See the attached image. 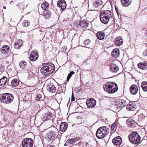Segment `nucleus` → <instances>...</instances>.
<instances>
[{"instance_id":"obj_1","label":"nucleus","mask_w":147,"mask_h":147,"mask_svg":"<svg viewBox=\"0 0 147 147\" xmlns=\"http://www.w3.org/2000/svg\"><path fill=\"white\" fill-rule=\"evenodd\" d=\"M42 66L40 71L42 74L44 76H49L54 71V66L51 63H43L42 64Z\"/></svg>"},{"instance_id":"obj_2","label":"nucleus","mask_w":147,"mask_h":147,"mask_svg":"<svg viewBox=\"0 0 147 147\" xmlns=\"http://www.w3.org/2000/svg\"><path fill=\"white\" fill-rule=\"evenodd\" d=\"M105 90L110 94H113L116 92L118 89L117 84L113 82H107L103 85Z\"/></svg>"},{"instance_id":"obj_3","label":"nucleus","mask_w":147,"mask_h":147,"mask_svg":"<svg viewBox=\"0 0 147 147\" xmlns=\"http://www.w3.org/2000/svg\"><path fill=\"white\" fill-rule=\"evenodd\" d=\"M100 18L102 23L107 24L110 19L112 18L111 11L108 10H102L100 14Z\"/></svg>"},{"instance_id":"obj_4","label":"nucleus","mask_w":147,"mask_h":147,"mask_svg":"<svg viewBox=\"0 0 147 147\" xmlns=\"http://www.w3.org/2000/svg\"><path fill=\"white\" fill-rule=\"evenodd\" d=\"M109 129H107L105 126L101 127L97 129L96 133V136L98 138H103L109 133Z\"/></svg>"},{"instance_id":"obj_5","label":"nucleus","mask_w":147,"mask_h":147,"mask_svg":"<svg viewBox=\"0 0 147 147\" xmlns=\"http://www.w3.org/2000/svg\"><path fill=\"white\" fill-rule=\"evenodd\" d=\"M130 142L134 144L139 143L140 140V136L136 132H134L130 134L128 136Z\"/></svg>"},{"instance_id":"obj_6","label":"nucleus","mask_w":147,"mask_h":147,"mask_svg":"<svg viewBox=\"0 0 147 147\" xmlns=\"http://www.w3.org/2000/svg\"><path fill=\"white\" fill-rule=\"evenodd\" d=\"M3 103L7 104L11 103L13 99V96L8 93L3 94L0 98Z\"/></svg>"},{"instance_id":"obj_7","label":"nucleus","mask_w":147,"mask_h":147,"mask_svg":"<svg viewBox=\"0 0 147 147\" xmlns=\"http://www.w3.org/2000/svg\"><path fill=\"white\" fill-rule=\"evenodd\" d=\"M33 144V140L30 138H25L22 142L23 147H32Z\"/></svg>"},{"instance_id":"obj_8","label":"nucleus","mask_w":147,"mask_h":147,"mask_svg":"<svg viewBox=\"0 0 147 147\" xmlns=\"http://www.w3.org/2000/svg\"><path fill=\"white\" fill-rule=\"evenodd\" d=\"M58 130L55 128L54 131H51L48 133L47 136L49 140H54L56 136V133L58 132Z\"/></svg>"},{"instance_id":"obj_9","label":"nucleus","mask_w":147,"mask_h":147,"mask_svg":"<svg viewBox=\"0 0 147 147\" xmlns=\"http://www.w3.org/2000/svg\"><path fill=\"white\" fill-rule=\"evenodd\" d=\"M38 57L37 51L36 50H34L31 53L30 56V59L31 61H35L37 59Z\"/></svg>"},{"instance_id":"obj_10","label":"nucleus","mask_w":147,"mask_h":147,"mask_svg":"<svg viewBox=\"0 0 147 147\" xmlns=\"http://www.w3.org/2000/svg\"><path fill=\"white\" fill-rule=\"evenodd\" d=\"M2 55H5V56H7V54L9 52V47L7 45H4L2 47L0 50Z\"/></svg>"},{"instance_id":"obj_11","label":"nucleus","mask_w":147,"mask_h":147,"mask_svg":"<svg viewBox=\"0 0 147 147\" xmlns=\"http://www.w3.org/2000/svg\"><path fill=\"white\" fill-rule=\"evenodd\" d=\"M87 106L90 108L94 107L96 105V101L93 98L88 99L86 102Z\"/></svg>"},{"instance_id":"obj_12","label":"nucleus","mask_w":147,"mask_h":147,"mask_svg":"<svg viewBox=\"0 0 147 147\" xmlns=\"http://www.w3.org/2000/svg\"><path fill=\"white\" fill-rule=\"evenodd\" d=\"M116 105H117L118 108H123L127 105V102L124 100H120L116 101Z\"/></svg>"},{"instance_id":"obj_13","label":"nucleus","mask_w":147,"mask_h":147,"mask_svg":"<svg viewBox=\"0 0 147 147\" xmlns=\"http://www.w3.org/2000/svg\"><path fill=\"white\" fill-rule=\"evenodd\" d=\"M57 6L61 8L62 10H63L66 7V4L64 0H60L57 2Z\"/></svg>"},{"instance_id":"obj_14","label":"nucleus","mask_w":147,"mask_h":147,"mask_svg":"<svg viewBox=\"0 0 147 147\" xmlns=\"http://www.w3.org/2000/svg\"><path fill=\"white\" fill-rule=\"evenodd\" d=\"M138 91V86L136 85H132L130 88V91L131 94L135 95Z\"/></svg>"},{"instance_id":"obj_15","label":"nucleus","mask_w":147,"mask_h":147,"mask_svg":"<svg viewBox=\"0 0 147 147\" xmlns=\"http://www.w3.org/2000/svg\"><path fill=\"white\" fill-rule=\"evenodd\" d=\"M120 55L119 50L118 49H114L112 52L111 55L115 59L119 57Z\"/></svg>"},{"instance_id":"obj_16","label":"nucleus","mask_w":147,"mask_h":147,"mask_svg":"<svg viewBox=\"0 0 147 147\" xmlns=\"http://www.w3.org/2000/svg\"><path fill=\"white\" fill-rule=\"evenodd\" d=\"M122 142V139L120 136H117L113 138L112 140L113 143L117 145H120Z\"/></svg>"},{"instance_id":"obj_17","label":"nucleus","mask_w":147,"mask_h":147,"mask_svg":"<svg viewBox=\"0 0 147 147\" xmlns=\"http://www.w3.org/2000/svg\"><path fill=\"white\" fill-rule=\"evenodd\" d=\"M136 105L135 103L132 102H129L127 105L126 108L128 111H134L136 109Z\"/></svg>"},{"instance_id":"obj_18","label":"nucleus","mask_w":147,"mask_h":147,"mask_svg":"<svg viewBox=\"0 0 147 147\" xmlns=\"http://www.w3.org/2000/svg\"><path fill=\"white\" fill-rule=\"evenodd\" d=\"M123 40L122 38L119 36L116 38L115 41V44L117 46H120L122 45Z\"/></svg>"},{"instance_id":"obj_19","label":"nucleus","mask_w":147,"mask_h":147,"mask_svg":"<svg viewBox=\"0 0 147 147\" xmlns=\"http://www.w3.org/2000/svg\"><path fill=\"white\" fill-rule=\"evenodd\" d=\"M119 69L118 66L116 64H112L110 65V70L112 72H117L118 71Z\"/></svg>"},{"instance_id":"obj_20","label":"nucleus","mask_w":147,"mask_h":147,"mask_svg":"<svg viewBox=\"0 0 147 147\" xmlns=\"http://www.w3.org/2000/svg\"><path fill=\"white\" fill-rule=\"evenodd\" d=\"M47 90L49 92H50L54 93L56 90V88L53 84H50L47 86Z\"/></svg>"},{"instance_id":"obj_21","label":"nucleus","mask_w":147,"mask_h":147,"mask_svg":"<svg viewBox=\"0 0 147 147\" xmlns=\"http://www.w3.org/2000/svg\"><path fill=\"white\" fill-rule=\"evenodd\" d=\"M102 3L101 0H96L93 3V6L94 8L98 7L100 6Z\"/></svg>"},{"instance_id":"obj_22","label":"nucleus","mask_w":147,"mask_h":147,"mask_svg":"<svg viewBox=\"0 0 147 147\" xmlns=\"http://www.w3.org/2000/svg\"><path fill=\"white\" fill-rule=\"evenodd\" d=\"M52 113L50 112H48L44 114L42 117V119L43 121H45L49 119L51 117Z\"/></svg>"},{"instance_id":"obj_23","label":"nucleus","mask_w":147,"mask_h":147,"mask_svg":"<svg viewBox=\"0 0 147 147\" xmlns=\"http://www.w3.org/2000/svg\"><path fill=\"white\" fill-rule=\"evenodd\" d=\"M23 44V42L21 40H16L15 42L14 47L16 49H18L21 47Z\"/></svg>"},{"instance_id":"obj_24","label":"nucleus","mask_w":147,"mask_h":147,"mask_svg":"<svg viewBox=\"0 0 147 147\" xmlns=\"http://www.w3.org/2000/svg\"><path fill=\"white\" fill-rule=\"evenodd\" d=\"M67 127V124L66 122H63L61 123L60 126V130L61 131L64 132Z\"/></svg>"},{"instance_id":"obj_25","label":"nucleus","mask_w":147,"mask_h":147,"mask_svg":"<svg viewBox=\"0 0 147 147\" xmlns=\"http://www.w3.org/2000/svg\"><path fill=\"white\" fill-rule=\"evenodd\" d=\"M122 5L124 7H127L129 6L131 2V0H121Z\"/></svg>"},{"instance_id":"obj_26","label":"nucleus","mask_w":147,"mask_h":147,"mask_svg":"<svg viewBox=\"0 0 147 147\" xmlns=\"http://www.w3.org/2000/svg\"><path fill=\"white\" fill-rule=\"evenodd\" d=\"M89 24L85 20L81 21L80 26L84 29H86L88 26Z\"/></svg>"},{"instance_id":"obj_27","label":"nucleus","mask_w":147,"mask_h":147,"mask_svg":"<svg viewBox=\"0 0 147 147\" xmlns=\"http://www.w3.org/2000/svg\"><path fill=\"white\" fill-rule=\"evenodd\" d=\"M96 36L99 40H102L104 38L105 34L102 32H99L97 33Z\"/></svg>"},{"instance_id":"obj_28","label":"nucleus","mask_w":147,"mask_h":147,"mask_svg":"<svg viewBox=\"0 0 147 147\" xmlns=\"http://www.w3.org/2000/svg\"><path fill=\"white\" fill-rule=\"evenodd\" d=\"M126 123L129 126H132L134 125L135 121L134 120L129 119L127 120Z\"/></svg>"},{"instance_id":"obj_29","label":"nucleus","mask_w":147,"mask_h":147,"mask_svg":"<svg viewBox=\"0 0 147 147\" xmlns=\"http://www.w3.org/2000/svg\"><path fill=\"white\" fill-rule=\"evenodd\" d=\"M138 66L141 69L146 70L147 69V64L140 63L138 64Z\"/></svg>"},{"instance_id":"obj_30","label":"nucleus","mask_w":147,"mask_h":147,"mask_svg":"<svg viewBox=\"0 0 147 147\" xmlns=\"http://www.w3.org/2000/svg\"><path fill=\"white\" fill-rule=\"evenodd\" d=\"M7 80V78L5 77H3V78L0 79V86L4 85Z\"/></svg>"},{"instance_id":"obj_31","label":"nucleus","mask_w":147,"mask_h":147,"mask_svg":"<svg viewBox=\"0 0 147 147\" xmlns=\"http://www.w3.org/2000/svg\"><path fill=\"white\" fill-rule=\"evenodd\" d=\"M19 84L18 80L16 79L12 80L11 82V84L12 86L16 87L18 86Z\"/></svg>"},{"instance_id":"obj_32","label":"nucleus","mask_w":147,"mask_h":147,"mask_svg":"<svg viewBox=\"0 0 147 147\" xmlns=\"http://www.w3.org/2000/svg\"><path fill=\"white\" fill-rule=\"evenodd\" d=\"M141 87L144 91H147V82L146 81L142 82V83Z\"/></svg>"},{"instance_id":"obj_33","label":"nucleus","mask_w":147,"mask_h":147,"mask_svg":"<svg viewBox=\"0 0 147 147\" xmlns=\"http://www.w3.org/2000/svg\"><path fill=\"white\" fill-rule=\"evenodd\" d=\"M48 6L49 3L45 2L42 3L41 5L42 8L44 10H46L47 8L48 7Z\"/></svg>"},{"instance_id":"obj_34","label":"nucleus","mask_w":147,"mask_h":147,"mask_svg":"<svg viewBox=\"0 0 147 147\" xmlns=\"http://www.w3.org/2000/svg\"><path fill=\"white\" fill-rule=\"evenodd\" d=\"M19 65L22 69H24L26 65V63L24 61H22L20 63Z\"/></svg>"},{"instance_id":"obj_35","label":"nucleus","mask_w":147,"mask_h":147,"mask_svg":"<svg viewBox=\"0 0 147 147\" xmlns=\"http://www.w3.org/2000/svg\"><path fill=\"white\" fill-rule=\"evenodd\" d=\"M51 16V14L49 11H45L44 12L43 16L46 18H49Z\"/></svg>"},{"instance_id":"obj_36","label":"nucleus","mask_w":147,"mask_h":147,"mask_svg":"<svg viewBox=\"0 0 147 147\" xmlns=\"http://www.w3.org/2000/svg\"><path fill=\"white\" fill-rule=\"evenodd\" d=\"M30 24V22L28 20L24 21L22 24V26L24 27H27Z\"/></svg>"},{"instance_id":"obj_37","label":"nucleus","mask_w":147,"mask_h":147,"mask_svg":"<svg viewBox=\"0 0 147 147\" xmlns=\"http://www.w3.org/2000/svg\"><path fill=\"white\" fill-rule=\"evenodd\" d=\"M36 99L37 100H42L43 99V98L42 97L41 94H37L36 97Z\"/></svg>"},{"instance_id":"obj_38","label":"nucleus","mask_w":147,"mask_h":147,"mask_svg":"<svg viewBox=\"0 0 147 147\" xmlns=\"http://www.w3.org/2000/svg\"><path fill=\"white\" fill-rule=\"evenodd\" d=\"M75 72L73 71H71L69 74H68L67 78V81H68L71 77L72 75L74 74Z\"/></svg>"},{"instance_id":"obj_39","label":"nucleus","mask_w":147,"mask_h":147,"mask_svg":"<svg viewBox=\"0 0 147 147\" xmlns=\"http://www.w3.org/2000/svg\"><path fill=\"white\" fill-rule=\"evenodd\" d=\"M144 118V116L143 115L141 114L139 115L138 120L139 121H141Z\"/></svg>"},{"instance_id":"obj_40","label":"nucleus","mask_w":147,"mask_h":147,"mask_svg":"<svg viewBox=\"0 0 147 147\" xmlns=\"http://www.w3.org/2000/svg\"><path fill=\"white\" fill-rule=\"evenodd\" d=\"M90 42V40L89 39H87L85 40L84 42V44L85 45H88Z\"/></svg>"},{"instance_id":"obj_41","label":"nucleus","mask_w":147,"mask_h":147,"mask_svg":"<svg viewBox=\"0 0 147 147\" xmlns=\"http://www.w3.org/2000/svg\"><path fill=\"white\" fill-rule=\"evenodd\" d=\"M67 142L69 144H72L74 143L72 138L68 140Z\"/></svg>"},{"instance_id":"obj_42","label":"nucleus","mask_w":147,"mask_h":147,"mask_svg":"<svg viewBox=\"0 0 147 147\" xmlns=\"http://www.w3.org/2000/svg\"><path fill=\"white\" fill-rule=\"evenodd\" d=\"M81 22L76 21L74 23V25L75 26H78L79 25H80Z\"/></svg>"},{"instance_id":"obj_43","label":"nucleus","mask_w":147,"mask_h":147,"mask_svg":"<svg viewBox=\"0 0 147 147\" xmlns=\"http://www.w3.org/2000/svg\"><path fill=\"white\" fill-rule=\"evenodd\" d=\"M116 123L115 122H114L113 124H112L111 126V129L112 130L114 129L115 127L116 126Z\"/></svg>"},{"instance_id":"obj_44","label":"nucleus","mask_w":147,"mask_h":147,"mask_svg":"<svg viewBox=\"0 0 147 147\" xmlns=\"http://www.w3.org/2000/svg\"><path fill=\"white\" fill-rule=\"evenodd\" d=\"M142 13L143 14H146L147 13V9L146 8H145L143 10H142Z\"/></svg>"},{"instance_id":"obj_45","label":"nucleus","mask_w":147,"mask_h":147,"mask_svg":"<svg viewBox=\"0 0 147 147\" xmlns=\"http://www.w3.org/2000/svg\"><path fill=\"white\" fill-rule=\"evenodd\" d=\"M3 70V68L2 65L0 64V72Z\"/></svg>"},{"instance_id":"obj_46","label":"nucleus","mask_w":147,"mask_h":147,"mask_svg":"<svg viewBox=\"0 0 147 147\" xmlns=\"http://www.w3.org/2000/svg\"><path fill=\"white\" fill-rule=\"evenodd\" d=\"M73 140V141L74 143L76 142L77 141V139L75 138H72Z\"/></svg>"},{"instance_id":"obj_47","label":"nucleus","mask_w":147,"mask_h":147,"mask_svg":"<svg viewBox=\"0 0 147 147\" xmlns=\"http://www.w3.org/2000/svg\"><path fill=\"white\" fill-rule=\"evenodd\" d=\"M62 48L63 49V50L64 52V51H66V48H65V47H62Z\"/></svg>"},{"instance_id":"obj_48","label":"nucleus","mask_w":147,"mask_h":147,"mask_svg":"<svg viewBox=\"0 0 147 147\" xmlns=\"http://www.w3.org/2000/svg\"><path fill=\"white\" fill-rule=\"evenodd\" d=\"M20 4L21 5H22V3H19L18 4H17L16 6L18 7H20Z\"/></svg>"},{"instance_id":"obj_49","label":"nucleus","mask_w":147,"mask_h":147,"mask_svg":"<svg viewBox=\"0 0 147 147\" xmlns=\"http://www.w3.org/2000/svg\"><path fill=\"white\" fill-rule=\"evenodd\" d=\"M75 100V98L74 97L71 98V101H74Z\"/></svg>"},{"instance_id":"obj_50","label":"nucleus","mask_w":147,"mask_h":147,"mask_svg":"<svg viewBox=\"0 0 147 147\" xmlns=\"http://www.w3.org/2000/svg\"><path fill=\"white\" fill-rule=\"evenodd\" d=\"M49 147H55V146L54 145H51Z\"/></svg>"},{"instance_id":"obj_51","label":"nucleus","mask_w":147,"mask_h":147,"mask_svg":"<svg viewBox=\"0 0 147 147\" xmlns=\"http://www.w3.org/2000/svg\"><path fill=\"white\" fill-rule=\"evenodd\" d=\"M115 9H116V11H117V13L118 14V11L117 10V8L116 7H115Z\"/></svg>"},{"instance_id":"obj_52","label":"nucleus","mask_w":147,"mask_h":147,"mask_svg":"<svg viewBox=\"0 0 147 147\" xmlns=\"http://www.w3.org/2000/svg\"><path fill=\"white\" fill-rule=\"evenodd\" d=\"M74 97V94H73V92H72V94H71V98L72 97Z\"/></svg>"},{"instance_id":"obj_53","label":"nucleus","mask_w":147,"mask_h":147,"mask_svg":"<svg viewBox=\"0 0 147 147\" xmlns=\"http://www.w3.org/2000/svg\"><path fill=\"white\" fill-rule=\"evenodd\" d=\"M76 138L77 139V141L80 140V138H79V137H77V138Z\"/></svg>"},{"instance_id":"obj_54","label":"nucleus","mask_w":147,"mask_h":147,"mask_svg":"<svg viewBox=\"0 0 147 147\" xmlns=\"http://www.w3.org/2000/svg\"><path fill=\"white\" fill-rule=\"evenodd\" d=\"M142 97L144 98H146V97H145V96L144 95H142Z\"/></svg>"},{"instance_id":"obj_55","label":"nucleus","mask_w":147,"mask_h":147,"mask_svg":"<svg viewBox=\"0 0 147 147\" xmlns=\"http://www.w3.org/2000/svg\"><path fill=\"white\" fill-rule=\"evenodd\" d=\"M3 8H4V9H6V7H5V6H4V7H3Z\"/></svg>"},{"instance_id":"obj_56","label":"nucleus","mask_w":147,"mask_h":147,"mask_svg":"<svg viewBox=\"0 0 147 147\" xmlns=\"http://www.w3.org/2000/svg\"><path fill=\"white\" fill-rule=\"evenodd\" d=\"M146 53V52H145V54L146 55V56L147 55V53Z\"/></svg>"}]
</instances>
